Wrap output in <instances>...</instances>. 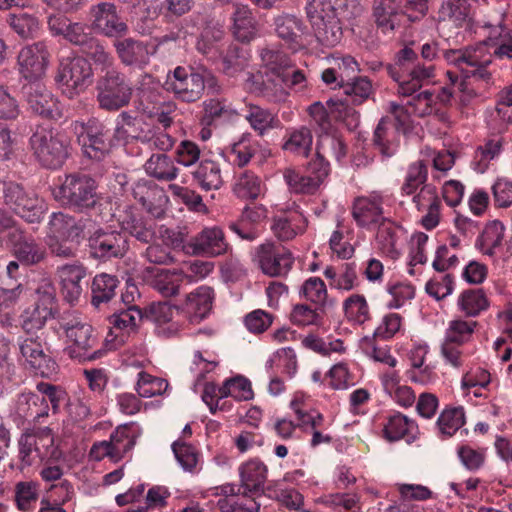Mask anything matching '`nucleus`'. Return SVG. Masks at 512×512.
Returning <instances> with one entry per match:
<instances>
[{
    "label": "nucleus",
    "mask_w": 512,
    "mask_h": 512,
    "mask_svg": "<svg viewBox=\"0 0 512 512\" xmlns=\"http://www.w3.org/2000/svg\"><path fill=\"white\" fill-rule=\"evenodd\" d=\"M83 130L78 141L84 155L90 159H103L113 145L111 131L95 121L89 122Z\"/></svg>",
    "instance_id": "23"
},
{
    "label": "nucleus",
    "mask_w": 512,
    "mask_h": 512,
    "mask_svg": "<svg viewBox=\"0 0 512 512\" xmlns=\"http://www.w3.org/2000/svg\"><path fill=\"white\" fill-rule=\"evenodd\" d=\"M183 282V273L179 269L159 270L152 280V287L164 297L175 296L179 293Z\"/></svg>",
    "instance_id": "49"
},
{
    "label": "nucleus",
    "mask_w": 512,
    "mask_h": 512,
    "mask_svg": "<svg viewBox=\"0 0 512 512\" xmlns=\"http://www.w3.org/2000/svg\"><path fill=\"white\" fill-rule=\"evenodd\" d=\"M223 37L224 31L222 29L208 27L201 33L197 40L196 48L203 55L216 60L222 54L221 41Z\"/></svg>",
    "instance_id": "50"
},
{
    "label": "nucleus",
    "mask_w": 512,
    "mask_h": 512,
    "mask_svg": "<svg viewBox=\"0 0 512 512\" xmlns=\"http://www.w3.org/2000/svg\"><path fill=\"white\" fill-rule=\"evenodd\" d=\"M275 32L293 50L303 46L302 37L305 26L295 15L284 13L274 19Z\"/></svg>",
    "instance_id": "31"
},
{
    "label": "nucleus",
    "mask_w": 512,
    "mask_h": 512,
    "mask_svg": "<svg viewBox=\"0 0 512 512\" xmlns=\"http://www.w3.org/2000/svg\"><path fill=\"white\" fill-rule=\"evenodd\" d=\"M112 217L115 218L124 233H128L138 241L149 243L154 239V220L144 217L137 208L124 205L122 208H118Z\"/></svg>",
    "instance_id": "18"
},
{
    "label": "nucleus",
    "mask_w": 512,
    "mask_h": 512,
    "mask_svg": "<svg viewBox=\"0 0 512 512\" xmlns=\"http://www.w3.org/2000/svg\"><path fill=\"white\" fill-rule=\"evenodd\" d=\"M36 302L20 315L21 328L27 335L42 329L47 320L54 316L56 298L53 287L43 286L37 290Z\"/></svg>",
    "instance_id": "15"
},
{
    "label": "nucleus",
    "mask_w": 512,
    "mask_h": 512,
    "mask_svg": "<svg viewBox=\"0 0 512 512\" xmlns=\"http://www.w3.org/2000/svg\"><path fill=\"white\" fill-rule=\"evenodd\" d=\"M253 260L261 271L270 277L286 276L294 263L290 250L275 242H265L257 246Z\"/></svg>",
    "instance_id": "14"
},
{
    "label": "nucleus",
    "mask_w": 512,
    "mask_h": 512,
    "mask_svg": "<svg viewBox=\"0 0 512 512\" xmlns=\"http://www.w3.org/2000/svg\"><path fill=\"white\" fill-rule=\"evenodd\" d=\"M187 254L218 257L230 250V245L225 239L223 230L220 227H205L195 236L191 237L186 244Z\"/></svg>",
    "instance_id": "19"
},
{
    "label": "nucleus",
    "mask_w": 512,
    "mask_h": 512,
    "mask_svg": "<svg viewBox=\"0 0 512 512\" xmlns=\"http://www.w3.org/2000/svg\"><path fill=\"white\" fill-rule=\"evenodd\" d=\"M82 231L81 225L74 217L62 212H55L50 216L46 239L76 241Z\"/></svg>",
    "instance_id": "38"
},
{
    "label": "nucleus",
    "mask_w": 512,
    "mask_h": 512,
    "mask_svg": "<svg viewBox=\"0 0 512 512\" xmlns=\"http://www.w3.org/2000/svg\"><path fill=\"white\" fill-rule=\"evenodd\" d=\"M38 485L32 481H20L14 488V500L18 510L32 511L38 501Z\"/></svg>",
    "instance_id": "55"
},
{
    "label": "nucleus",
    "mask_w": 512,
    "mask_h": 512,
    "mask_svg": "<svg viewBox=\"0 0 512 512\" xmlns=\"http://www.w3.org/2000/svg\"><path fill=\"white\" fill-rule=\"evenodd\" d=\"M49 52L45 42H36L21 48L17 57L19 74L28 81L40 82L49 64Z\"/></svg>",
    "instance_id": "17"
},
{
    "label": "nucleus",
    "mask_w": 512,
    "mask_h": 512,
    "mask_svg": "<svg viewBox=\"0 0 512 512\" xmlns=\"http://www.w3.org/2000/svg\"><path fill=\"white\" fill-rule=\"evenodd\" d=\"M264 189L261 179L250 171L241 173L235 181L233 191L241 199H256Z\"/></svg>",
    "instance_id": "51"
},
{
    "label": "nucleus",
    "mask_w": 512,
    "mask_h": 512,
    "mask_svg": "<svg viewBox=\"0 0 512 512\" xmlns=\"http://www.w3.org/2000/svg\"><path fill=\"white\" fill-rule=\"evenodd\" d=\"M376 243L382 253L396 258L399 256L397 248V228L390 221H383L380 223L377 234Z\"/></svg>",
    "instance_id": "58"
},
{
    "label": "nucleus",
    "mask_w": 512,
    "mask_h": 512,
    "mask_svg": "<svg viewBox=\"0 0 512 512\" xmlns=\"http://www.w3.org/2000/svg\"><path fill=\"white\" fill-rule=\"evenodd\" d=\"M174 456L185 472L195 473L199 464V453L191 444L176 440L172 444Z\"/></svg>",
    "instance_id": "62"
},
{
    "label": "nucleus",
    "mask_w": 512,
    "mask_h": 512,
    "mask_svg": "<svg viewBox=\"0 0 512 512\" xmlns=\"http://www.w3.org/2000/svg\"><path fill=\"white\" fill-rule=\"evenodd\" d=\"M427 9V0H374L373 16L377 26L388 33L400 26L404 16L416 21Z\"/></svg>",
    "instance_id": "7"
},
{
    "label": "nucleus",
    "mask_w": 512,
    "mask_h": 512,
    "mask_svg": "<svg viewBox=\"0 0 512 512\" xmlns=\"http://www.w3.org/2000/svg\"><path fill=\"white\" fill-rule=\"evenodd\" d=\"M401 132L403 131L395 125L390 117H383L374 131V145L382 155L391 157L399 146Z\"/></svg>",
    "instance_id": "35"
},
{
    "label": "nucleus",
    "mask_w": 512,
    "mask_h": 512,
    "mask_svg": "<svg viewBox=\"0 0 512 512\" xmlns=\"http://www.w3.org/2000/svg\"><path fill=\"white\" fill-rule=\"evenodd\" d=\"M57 276L64 299L71 304L77 302L83 291L81 281L86 277L85 267L78 262L65 264L58 267Z\"/></svg>",
    "instance_id": "27"
},
{
    "label": "nucleus",
    "mask_w": 512,
    "mask_h": 512,
    "mask_svg": "<svg viewBox=\"0 0 512 512\" xmlns=\"http://www.w3.org/2000/svg\"><path fill=\"white\" fill-rule=\"evenodd\" d=\"M241 486L250 492H258L264 488L268 477V467L259 458H250L238 467Z\"/></svg>",
    "instance_id": "34"
},
{
    "label": "nucleus",
    "mask_w": 512,
    "mask_h": 512,
    "mask_svg": "<svg viewBox=\"0 0 512 512\" xmlns=\"http://www.w3.org/2000/svg\"><path fill=\"white\" fill-rule=\"evenodd\" d=\"M475 327V321H465L462 319L452 320L448 323L446 328L444 341L463 345L472 338Z\"/></svg>",
    "instance_id": "64"
},
{
    "label": "nucleus",
    "mask_w": 512,
    "mask_h": 512,
    "mask_svg": "<svg viewBox=\"0 0 512 512\" xmlns=\"http://www.w3.org/2000/svg\"><path fill=\"white\" fill-rule=\"evenodd\" d=\"M50 407L45 397L33 392L21 393L15 404L16 414L28 421L41 422L43 418L48 417Z\"/></svg>",
    "instance_id": "33"
},
{
    "label": "nucleus",
    "mask_w": 512,
    "mask_h": 512,
    "mask_svg": "<svg viewBox=\"0 0 512 512\" xmlns=\"http://www.w3.org/2000/svg\"><path fill=\"white\" fill-rule=\"evenodd\" d=\"M204 115L202 123L212 125L219 120H230L237 115V112L225 100L208 99L203 102Z\"/></svg>",
    "instance_id": "56"
},
{
    "label": "nucleus",
    "mask_w": 512,
    "mask_h": 512,
    "mask_svg": "<svg viewBox=\"0 0 512 512\" xmlns=\"http://www.w3.org/2000/svg\"><path fill=\"white\" fill-rule=\"evenodd\" d=\"M416 429L414 421L406 416L396 413L391 415L384 425L383 433L387 440L398 441Z\"/></svg>",
    "instance_id": "57"
},
{
    "label": "nucleus",
    "mask_w": 512,
    "mask_h": 512,
    "mask_svg": "<svg viewBox=\"0 0 512 512\" xmlns=\"http://www.w3.org/2000/svg\"><path fill=\"white\" fill-rule=\"evenodd\" d=\"M29 109L42 117L58 119L62 110L57 98L42 82L27 83L22 87Z\"/></svg>",
    "instance_id": "22"
},
{
    "label": "nucleus",
    "mask_w": 512,
    "mask_h": 512,
    "mask_svg": "<svg viewBox=\"0 0 512 512\" xmlns=\"http://www.w3.org/2000/svg\"><path fill=\"white\" fill-rule=\"evenodd\" d=\"M94 179L84 174L66 175L60 184L52 189L53 197L62 205L79 210L89 209L96 205L98 195Z\"/></svg>",
    "instance_id": "8"
},
{
    "label": "nucleus",
    "mask_w": 512,
    "mask_h": 512,
    "mask_svg": "<svg viewBox=\"0 0 512 512\" xmlns=\"http://www.w3.org/2000/svg\"><path fill=\"white\" fill-rule=\"evenodd\" d=\"M96 90L99 106L109 111L127 106L133 91L125 75L116 69L107 70L98 79Z\"/></svg>",
    "instance_id": "11"
},
{
    "label": "nucleus",
    "mask_w": 512,
    "mask_h": 512,
    "mask_svg": "<svg viewBox=\"0 0 512 512\" xmlns=\"http://www.w3.org/2000/svg\"><path fill=\"white\" fill-rule=\"evenodd\" d=\"M118 279L111 274L101 273L94 277L92 282V304L99 307L100 304L110 301L118 287Z\"/></svg>",
    "instance_id": "48"
},
{
    "label": "nucleus",
    "mask_w": 512,
    "mask_h": 512,
    "mask_svg": "<svg viewBox=\"0 0 512 512\" xmlns=\"http://www.w3.org/2000/svg\"><path fill=\"white\" fill-rule=\"evenodd\" d=\"M312 134L306 127L291 131L283 144L285 151L306 157L312 146Z\"/></svg>",
    "instance_id": "59"
},
{
    "label": "nucleus",
    "mask_w": 512,
    "mask_h": 512,
    "mask_svg": "<svg viewBox=\"0 0 512 512\" xmlns=\"http://www.w3.org/2000/svg\"><path fill=\"white\" fill-rule=\"evenodd\" d=\"M507 19H501L497 24H487L488 41L494 57L500 60H512V36L507 26Z\"/></svg>",
    "instance_id": "36"
},
{
    "label": "nucleus",
    "mask_w": 512,
    "mask_h": 512,
    "mask_svg": "<svg viewBox=\"0 0 512 512\" xmlns=\"http://www.w3.org/2000/svg\"><path fill=\"white\" fill-rule=\"evenodd\" d=\"M55 81L68 98L84 92L93 82V70L86 58H64L60 61Z\"/></svg>",
    "instance_id": "10"
},
{
    "label": "nucleus",
    "mask_w": 512,
    "mask_h": 512,
    "mask_svg": "<svg viewBox=\"0 0 512 512\" xmlns=\"http://www.w3.org/2000/svg\"><path fill=\"white\" fill-rule=\"evenodd\" d=\"M465 423L463 407H451L444 409L437 419V428L444 437H451Z\"/></svg>",
    "instance_id": "53"
},
{
    "label": "nucleus",
    "mask_w": 512,
    "mask_h": 512,
    "mask_svg": "<svg viewBox=\"0 0 512 512\" xmlns=\"http://www.w3.org/2000/svg\"><path fill=\"white\" fill-rule=\"evenodd\" d=\"M180 314L179 310L172 307L167 302L153 303L149 309V317L157 324L159 328L162 327V332L169 335L175 334L179 331L180 325L178 320H174L175 316Z\"/></svg>",
    "instance_id": "46"
},
{
    "label": "nucleus",
    "mask_w": 512,
    "mask_h": 512,
    "mask_svg": "<svg viewBox=\"0 0 512 512\" xmlns=\"http://www.w3.org/2000/svg\"><path fill=\"white\" fill-rule=\"evenodd\" d=\"M5 204L28 223H39L47 211L45 201L17 183L5 184Z\"/></svg>",
    "instance_id": "12"
},
{
    "label": "nucleus",
    "mask_w": 512,
    "mask_h": 512,
    "mask_svg": "<svg viewBox=\"0 0 512 512\" xmlns=\"http://www.w3.org/2000/svg\"><path fill=\"white\" fill-rule=\"evenodd\" d=\"M144 168L149 176L166 182L176 179L179 172L174 160L164 153L152 154L146 161Z\"/></svg>",
    "instance_id": "44"
},
{
    "label": "nucleus",
    "mask_w": 512,
    "mask_h": 512,
    "mask_svg": "<svg viewBox=\"0 0 512 512\" xmlns=\"http://www.w3.org/2000/svg\"><path fill=\"white\" fill-rule=\"evenodd\" d=\"M262 68L258 75L246 79L248 88L271 103L284 102L290 90L302 91L307 86L304 73L291 66L286 54L278 50H260Z\"/></svg>",
    "instance_id": "1"
},
{
    "label": "nucleus",
    "mask_w": 512,
    "mask_h": 512,
    "mask_svg": "<svg viewBox=\"0 0 512 512\" xmlns=\"http://www.w3.org/2000/svg\"><path fill=\"white\" fill-rule=\"evenodd\" d=\"M338 0H308L305 6L307 18L317 41L326 47H334L342 40L343 30L334 5Z\"/></svg>",
    "instance_id": "4"
},
{
    "label": "nucleus",
    "mask_w": 512,
    "mask_h": 512,
    "mask_svg": "<svg viewBox=\"0 0 512 512\" xmlns=\"http://www.w3.org/2000/svg\"><path fill=\"white\" fill-rule=\"evenodd\" d=\"M11 243L13 254L24 265H34L41 262L45 255V248L32 237L25 236L21 231L12 234Z\"/></svg>",
    "instance_id": "32"
},
{
    "label": "nucleus",
    "mask_w": 512,
    "mask_h": 512,
    "mask_svg": "<svg viewBox=\"0 0 512 512\" xmlns=\"http://www.w3.org/2000/svg\"><path fill=\"white\" fill-rule=\"evenodd\" d=\"M91 27L98 33L120 38L128 32L127 24L119 17L113 3L101 2L91 7Z\"/></svg>",
    "instance_id": "21"
},
{
    "label": "nucleus",
    "mask_w": 512,
    "mask_h": 512,
    "mask_svg": "<svg viewBox=\"0 0 512 512\" xmlns=\"http://www.w3.org/2000/svg\"><path fill=\"white\" fill-rule=\"evenodd\" d=\"M448 83L438 92V99L446 105L453 97H457L462 107H467L477 98V93L467 80H460L458 75L447 71Z\"/></svg>",
    "instance_id": "29"
},
{
    "label": "nucleus",
    "mask_w": 512,
    "mask_h": 512,
    "mask_svg": "<svg viewBox=\"0 0 512 512\" xmlns=\"http://www.w3.org/2000/svg\"><path fill=\"white\" fill-rule=\"evenodd\" d=\"M439 19L455 27H468L472 23L473 12L468 0H447L439 9Z\"/></svg>",
    "instance_id": "42"
},
{
    "label": "nucleus",
    "mask_w": 512,
    "mask_h": 512,
    "mask_svg": "<svg viewBox=\"0 0 512 512\" xmlns=\"http://www.w3.org/2000/svg\"><path fill=\"white\" fill-rule=\"evenodd\" d=\"M232 33L241 42H250L258 34V25L247 5L235 4L231 15Z\"/></svg>",
    "instance_id": "37"
},
{
    "label": "nucleus",
    "mask_w": 512,
    "mask_h": 512,
    "mask_svg": "<svg viewBox=\"0 0 512 512\" xmlns=\"http://www.w3.org/2000/svg\"><path fill=\"white\" fill-rule=\"evenodd\" d=\"M193 181L203 190H217L223 184L219 163L204 159L191 172Z\"/></svg>",
    "instance_id": "41"
},
{
    "label": "nucleus",
    "mask_w": 512,
    "mask_h": 512,
    "mask_svg": "<svg viewBox=\"0 0 512 512\" xmlns=\"http://www.w3.org/2000/svg\"><path fill=\"white\" fill-rule=\"evenodd\" d=\"M216 90V79L207 71L198 72L192 67L177 66L166 75L163 89L182 102L199 100L206 88Z\"/></svg>",
    "instance_id": "3"
},
{
    "label": "nucleus",
    "mask_w": 512,
    "mask_h": 512,
    "mask_svg": "<svg viewBox=\"0 0 512 512\" xmlns=\"http://www.w3.org/2000/svg\"><path fill=\"white\" fill-rule=\"evenodd\" d=\"M343 311L348 321L362 325L370 318L369 306L364 295L352 294L343 301Z\"/></svg>",
    "instance_id": "52"
},
{
    "label": "nucleus",
    "mask_w": 512,
    "mask_h": 512,
    "mask_svg": "<svg viewBox=\"0 0 512 512\" xmlns=\"http://www.w3.org/2000/svg\"><path fill=\"white\" fill-rule=\"evenodd\" d=\"M19 361L35 375L49 378L57 373L58 365L44 352L38 336L26 335L17 338Z\"/></svg>",
    "instance_id": "13"
},
{
    "label": "nucleus",
    "mask_w": 512,
    "mask_h": 512,
    "mask_svg": "<svg viewBox=\"0 0 512 512\" xmlns=\"http://www.w3.org/2000/svg\"><path fill=\"white\" fill-rule=\"evenodd\" d=\"M438 93L435 94L430 90H424L416 95H412L411 99L407 101L412 113L418 117H425L439 112V104H442L438 99Z\"/></svg>",
    "instance_id": "54"
},
{
    "label": "nucleus",
    "mask_w": 512,
    "mask_h": 512,
    "mask_svg": "<svg viewBox=\"0 0 512 512\" xmlns=\"http://www.w3.org/2000/svg\"><path fill=\"white\" fill-rule=\"evenodd\" d=\"M257 148L258 143L252 140L251 135L244 134L239 141L231 145L229 157L235 165L243 167L249 163Z\"/></svg>",
    "instance_id": "61"
},
{
    "label": "nucleus",
    "mask_w": 512,
    "mask_h": 512,
    "mask_svg": "<svg viewBox=\"0 0 512 512\" xmlns=\"http://www.w3.org/2000/svg\"><path fill=\"white\" fill-rule=\"evenodd\" d=\"M143 314L138 306H128L126 309L111 316L110 335L113 336L114 344L111 348H117L118 345L125 342L128 334L135 329Z\"/></svg>",
    "instance_id": "30"
},
{
    "label": "nucleus",
    "mask_w": 512,
    "mask_h": 512,
    "mask_svg": "<svg viewBox=\"0 0 512 512\" xmlns=\"http://www.w3.org/2000/svg\"><path fill=\"white\" fill-rule=\"evenodd\" d=\"M382 205L383 198L377 193L358 197L353 204V218L359 226L365 228L380 224L386 220L383 215Z\"/></svg>",
    "instance_id": "26"
},
{
    "label": "nucleus",
    "mask_w": 512,
    "mask_h": 512,
    "mask_svg": "<svg viewBox=\"0 0 512 512\" xmlns=\"http://www.w3.org/2000/svg\"><path fill=\"white\" fill-rule=\"evenodd\" d=\"M118 57L127 66L143 68L149 63L147 46L132 38L116 41L114 44Z\"/></svg>",
    "instance_id": "40"
},
{
    "label": "nucleus",
    "mask_w": 512,
    "mask_h": 512,
    "mask_svg": "<svg viewBox=\"0 0 512 512\" xmlns=\"http://www.w3.org/2000/svg\"><path fill=\"white\" fill-rule=\"evenodd\" d=\"M504 237V226L500 221L488 223L476 241V247L486 255H493Z\"/></svg>",
    "instance_id": "47"
},
{
    "label": "nucleus",
    "mask_w": 512,
    "mask_h": 512,
    "mask_svg": "<svg viewBox=\"0 0 512 512\" xmlns=\"http://www.w3.org/2000/svg\"><path fill=\"white\" fill-rule=\"evenodd\" d=\"M327 154L334 157L341 166L347 165V147L344 141L336 135H322L318 141L316 157L309 164V172L321 184L330 171Z\"/></svg>",
    "instance_id": "16"
},
{
    "label": "nucleus",
    "mask_w": 512,
    "mask_h": 512,
    "mask_svg": "<svg viewBox=\"0 0 512 512\" xmlns=\"http://www.w3.org/2000/svg\"><path fill=\"white\" fill-rule=\"evenodd\" d=\"M214 299L213 289L208 286H200L187 295L183 306V317L189 323L197 324L205 319L211 311Z\"/></svg>",
    "instance_id": "28"
},
{
    "label": "nucleus",
    "mask_w": 512,
    "mask_h": 512,
    "mask_svg": "<svg viewBox=\"0 0 512 512\" xmlns=\"http://www.w3.org/2000/svg\"><path fill=\"white\" fill-rule=\"evenodd\" d=\"M30 147L43 167L57 169L69 156L70 142L63 132L39 126L30 137Z\"/></svg>",
    "instance_id": "5"
},
{
    "label": "nucleus",
    "mask_w": 512,
    "mask_h": 512,
    "mask_svg": "<svg viewBox=\"0 0 512 512\" xmlns=\"http://www.w3.org/2000/svg\"><path fill=\"white\" fill-rule=\"evenodd\" d=\"M307 226L305 216L298 211L274 218L271 229L281 241H289L304 233Z\"/></svg>",
    "instance_id": "39"
},
{
    "label": "nucleus",
    "mask_w": 512,
    "mask_h": 512,
    "mask_svg": "<svg viewBox=\"0 0 512 512\" xmlns=\"http://www.w3.org/2000/svg\"><path fill=\"white\" fill-rule=\"evenodd\" d=\"M59 325L67 338L65 352L70 358L86 361L102 357L103 351L94 349L97 336L84 317L76 312L65 313L59 320Z\"/></svg>",
    "instance_id": "2"
},
{
    "label": "nucleus",
    "mask_w": 512,
    "mask_h": 512,
    "mask_svg": "<svg viewBox=\"0 0 512 512\" xmlns=\"http://www.w3.org/2000/svg\"><path fill=\"white\" fill-rule=\"evenodd\" d=\"M387 73L398 84V94L401 96H412L424 84L430 82L435 76L433 65L417 63L400 73L397 67H387Z\"/></svg>",
    "instance_id": "24"
},
{
    "label": "nucleus",
    "mask_w": 512,
    "mask_h": 512,
    "mask_svg": "<svg viewBox=\"0 0 512 512\" xmlns=\"http://www.w3.org/2000/svg\"><path fill=\"white\" fill-rule=\"evenodd\" d=\"M137 426L134 424L120 425L110 435L109 444L114 454V462L121 460L136 442Z\"/></svg>",
    "instance_id": "45"
},
{
    "label": "nucleus",
    "mask_w": 512,
    "mask_h": 512,
    "mask_svg": "<svg viewBox=\"0 0 512 512\" xmlns=\"http://www.w3.org/2000/svg\"><path fill=\"white\" fill-rule=\"evenodd\" d=\"M459 309L467 316H477L488 307V302L482 290H467L458 298Z\"/></svg>",
    "instance_id": "63"
},
{
    "label": "nucleus",
    "mask_w": 512,
    "mask_h": 512,
    "mask_svg": "<svg viewBox=\"0 0 512 512\" xmlns=\"http://www.w3.org/2000/svg\"><path fill=\"white\" fill-rule=\"evenodd\" d=\"M493 56L488 39L475 46L444 51V60L456 66L465 78L486 79L489 76L487 66L492 62Z\"/></svg>",
    "instance_id": "9"
},
{
    "label": "nucleus",
    "mask_w": 512,
    "mask_h": 512,
    "mask_svg": "<svg viewBox=\"0 0 512 512\" xmlns=\"http://www.w3.org/2000/svg\"><path fill=\"white\" fill-rule=\"evenodd\" d=\"M135 104L140 113L155 119L164 129L171 126L176 104L161 100L160 83L152 75L145 74L139 80Z\"/></svg>",
    "instance_id": "6"
},
{
    "label": "nucleus",
    "mask_w": 512,
    "mask_h": 512,
    "mask_svg": "<svg viewBox=\"0 0 512 512\" xmlns=\"http://www.w3.org/2000/svg\"><path fill=\"white\" fill-rule=\"evenodd\" d=\"M91 255L96 259H111L123 257L129 244L125 234L116 230L98 229L89 239Z\"/></svg>",
    "instance_id": "20"
},
{
    "label": "nucleus",
    "mask_w": 512,
    "mask_h": 512,
    "mask_svg": "<svg viewBox=\"0 0 512 512\" xmlns=\"http://www.w3.org/2000/svg\"><path fill=\"white\" fill-rule=\"evenodd\" d=\"M48 27L53 35L63 36L74 45L85 47L93 39L90 26L81 22H72L63 15L50 16Z\"/></svg>",
    "instance_id": "25"
},
{
    "label": "nucleus",
    "mask_w": 512,
    "mask_h": 512,
    "mask_svg": "<svg viewBox=\"0 0 512 512\" xmlns=\"http://www.w3.org/2000/svg\"><path fill=\"white\" fill-rule=\"evenodd\" d=\"M283 177L290 190L300 194H313L321 183L312 175H302L294 169H286Z\"/></svg>",
    "instance_id": "60"
},
{
    "label": "nucleus",
    "mask_w": 512,
    "mask_h": 512,
    "mask_svg": "<svg viewBox=\"0 0 512 512\" xmlns=\"http://www.w3.org/2000/svg\"><path fill=\"white\" fill-rule=\"evenodd\" d=\"M244 118L259 136L265 135L268 131L276 129L280 125L276 114L256 104L246 106Z\"/></svg>",
    "instance_id": "43"
}]
</instances>
